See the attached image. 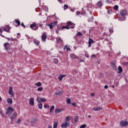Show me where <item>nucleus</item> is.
<instances>
[{"label": "nucleus", "mask_w": 128, "mask_h": 128, "mask_svg": "<svg viewBox=\"0 0 128 128\" xmlns=\"http://www.w3.org/2000/svg\"><path fill=\"white\" fill-rule=\"evenodd\" d=\"M76 26V24L70 21L67 22V25L66 26H63L62 27L61 30L66 28V30H70V28L74 29Z\"/></svg>", "instance_id": "nucleus-1"}, {"label": "nucleus", "mask_w": 128, "mask_h": 128, "mask_svg": "<svg viewBox=\"0 0 128 128\" xmlns=\"http://www.w3.org/2000/svg\"><path fill=\"white\" fill-rule=\"evenodd\" d=\"M120 15L124 17V18L122 20H126V16H128V10L126 9L122 10L120 11Z\"/></svg>", "instance_id": "nucleus-2"}, {"label": "nucleus", "mask_w": 128, "mask_h": 128, "mask_svg": "<svg viewBox=\"0 0 128 128\" xmlns=\"http://www.w3.org/2000/svg\"><path fill=\"white\" fill-rule=\"evenodd\" d=\"M4 46L6 50V52H8L9 54H10L12 52V50H10V43L8 42H6L4 44Z\"/></svg>", "instance_id": "nucleus-3"}, {"label": "nucleus", "mask_w": 128, "mask_h": 128, "mask_svg": "<svg viewBox=\"0 0 128 128\" xmlns=\"http://www.w3.org/2000/svg\"><path fill=\"white\" fill-rule=\"evenodd\" d=\"M1 28H2L3 30L6 32H10V28H12L8 25H6L4 27H1Z\"/></svg>", "instance_id": "nucleus-4"}, {"label": "nucleus", "mask_w": 128, "mask_h": 128, "mask_svg": "<svg viewBox=\"0 0 128 128\" xmlns=\"http://www.w3.org/2000/svg\"><path fill=\"white\" fill-rule=\"evenodd\" d=\"M14 110V108H12L10 106H8L7 108V112H6V114H12Z\"/></svg>", "instance_id": "nucleus-5"}, {"label": "nucleus", "mask_w": 128, "mask_h": 128, "mask_svg": "<svg viewBox=\"0 0 128 128\" xmlns=\"http://www.w3.org/2000/svg\"><path fill=\"white\" fill-rule=\"evenodd\" d=\"M56 24H58V22L55 21L54 22L52 23H50L48 24H46V26H49L50 28V30H52V28H54V26H56Z\"/></svg>", "instance_id": "nucleus-6"}, {"label": "nucleus", "mask_w": 128, "mask_h": 128, "mask_svg": "<svg viewBox=\"0 0 128 128\" xmlns=\"http://www.w3.org/2000/svg\"><path fill=\"white\" fill-rule=\"evenodd\" d=\"M120 124L122 128H124V126H126L128 125V122L126 121H120Z\"/></svg>", "instance_id": "nucleus-7"}, {"label": "nucleus", "mask_w": 128, "mask_h": 128, "mask_svg": "<svg viewBox=\"0 0 128 128\" xmlns=\"http://www.w3.org/2000/svg\"><path fill=\"white\" fill-rule=\"evenodd\" d=\"M18 114H16V112H14L10 118L11 122H14V119L16 118Z\"/></svg>", "instance_id": "nucleus-8"}, {"label": "nucleus", "mask_w": 128, "mask_h": 128, "mask_svg": "<svg viewBox=\"0 0 128 128\" xmlns=\"http://www.w3.org/2000/svg\"><path fill=\"white\" fill-rule=\"evenodd\" d=\"M8 94L11 96H14V92H12V86H10L9 90H8Z\"/></svg>", "instance_id": "nucleus-9"}, {"label": "nucleus", "mask_w": 128, "mask_h": 128, "mask_svg": "<svg viewBox=\"0 0 128 128\" xmlns=\"http://www.w3.org/2000/svg\"><path fill=\"white\" fill-rule=\"evenodd\" d=\"M30 28L34 30H36L38 28V27L36 26V24H31L30 25Z\"/></svg>", "instance_id": "nucleus-10"}, {"label": "nucleus", "mask_w": 128, "mask_h": 128, "mask_svg": "<svg viewBox=\"0 0 128 128\" xmlns=\"http://www.w3.org/2000/svg\"><path fill=\"white\" fill-rule=\"evenodd\" d=\"M36 100L38 102H40V100L41 102H46V100L45 98H40V97L37 98Z\"/></svg>", "instance_id": "nucleus-11"}, {"label": "nucleus", "mask_w": 128, "mask_h": 128, "mask_svg": "<svg viewBox=\"0 0 128 128\" xmlns=\"http://www.w3.org/2000/svg\"><path fill=\"white\" fill-rule=\"evenodd\" d=\"M29 104L30 106H34V98H30V99Z\"/></svg>", "instance_id": "nucleus-12"}, {"label": "nucleus", "mask_w": 128, "mask_h": 128, "mask_svg": "<svg viewBox=\"0 0 128 128\" xmlns=\"http://www.w3.org/2000/svg\"><path fill=\"white\" fill-rule=\"evenodd\" d=\"M102 107H94L92 108V110H94V112H98V110H102Z\"/></svg>", "instance_id": "nucleus-13"}, {"label": "nucleus", "mask_w": 128, "mask_h": 128, "mask_svg": "<svg viewBox=\"0 0 128 128\" xmlns=\"http://www.w3.org/2000/svg\"><path fill=\"white\" fill-rule=\"evenodd\" d=\"M62 94H64V90H60L58 92H56L54 93V94H56V96H62Z\"/></svg>", "instance_id": "nucleus-14"}, {"label": "nucleus", "mask_w": 128, "mask_h": 128, "mask_svg": "<svg viewBox=\"0 0 128 128\" xmlns=\"http://www.w3.org/2000/svg\"><path fill=\"white\" fill-rule=\"evenodd\" d=\"M46 33H44L43 34L42 36V40H44H44H46Z\"/></svg>", "instance_id": "nucleus-15"}, {"label": "nucleus", "mask_w": 128, "mask_h": 128, "mask_svg": "<svg viewBox=\"0 0 128 128\" xmlns=\"http://www.w3.org/2000/svg\"><path fill=\"white\" fill-rule=\"evenodd\" d=\"M102 1H99L98 2V3L96 4V6H98V8H100L101 6H102Z\"/></svg>", "instance_id": "nucleus-16"}, {"label": "nucleus", "mask_w": 128, "mask_h": 128, "mask_svg": "<svg viewBox=\"0 0 128 128\" xmlns=\"http://www.w3.org/2000/svg\"><path fill=\"white\" fill-rule=\"evenodd\" d=\"M64 76H66V74H61V75L58 76V80H62V78H64Z\"/></svg>", "instance_id": "nucleus-17"}, {"label": "nucleus", "mask_w": 128, "mask_h": 128, "mask_svg": "<svg viewBox=\"0 0 128 128\" xmlns=\"http://www.w3.org/2000/svg\"><path fill=\"white\" fill-rule=\"evenodd\" d=\"M36 119L33 118L31 121L32 126H34V124H36Z\"/></svg>", "instance_id": "nucleus-18"}, {"label": "nucleus", "mask_w": 128, "mask_h": 128, "mask_svg": "<svg viewBox=\"0 0 128 128\" xmlns=\"http://www.w3.org/2000/svg\"><path fill=\"white\" fill-rule=\"evenodd\" d=\"M68 124H70V123L66 122L65 123L61 124V128H66V126H68Z\"/></svg>", "instance_id": "nucleus-19"}, {"label": "nucleus", "mask_w": 128, "mask_h": 128, "mask_svg": "<svg viewBox=\"0 0 128 128\" xmlns=\"http://www.w3.org/2000/svg\"><path fill=\"white\" fill-rule=\"evenodd\" d=\"M70 58H73L74 60H76L78 58V56H76L74 54H71Z\"/></svg>", "instance_id": "nucleus-20"}, {"label": "nucleus", "mask_w": 128, "mask_h": 128, "mask_svg": "<svg viewBox=\"0 0 128 128\" xmlns=\"http://www.w3.org/2000/svg\"><path fill=\"white\" fill-rule=\"evenodd\" d=\"M7 102L9 104H12V99L10 98H8L7 99Z\"/></svg>", "instance_id": "nucleus-21"}, {"label": "nucleus", "mask_w": 128, "mask_h": 128, "mask_svg": "<svg viewBox=\"0 0 128 128\" xmlns=\"http://www.w3.org/2000/svg\"><path fill=\"white\" fill-rule=\"evenodd\" d=\"M58 121H55L54 123L53 124V128H58Z\"/></svg>", "instance_id": "nucleus-22"}, {"label": "nucleus", "mask_w": 128, "mask_h": 128, "mask_svg": "<svg viewBox=\"0 0 128 128\" xmlns=\"http://www.w3.org/2000/svg\"><path fill=\"white\" fill-rule=\"evenodd\" d=\"M121 72H122V68L120 66H119L118 67V74H121Z\"/></svg>", "instance_id": "nucleus-23"}, {"label": "nucleus", "mask_w": 128, "mask_h": 128, "mask_svg": "<svg viewBox=\"0 0 128 128\" xmlns=\"http://www.w3.org/2000/svg\"><path fill=\"white\" fill-rule=\"evenodd\" d=\"M0 36H2V38H6V39L8 40H14V39H13L12 38H8L5 37V36H4L3 34H0Z\"/></svg>", "instance_id": "nucleus-24"}, {"label": "nucleus", "mask_w": 128, "mask_h": 128, "mask_svg": "<svg viewBox=\"0 0 128 128\" xmlns=\"http://www.w3.org/2000/svg\"><path fill=\"white\" fill-rule=\"evenodd\" d=\"M62 112V109L56 108L55 110V112L57 114H60V112Z\"/></svg>", "instance_id": "nucleus-25"}, {"label": "nucleus", "mask_w": 128, "mask_h": 128, "mask_svg": "<svg viewBox=\"0 0 128 128\" xmlns=\"http://www.w3.org/2000/svg\"><path fill=\"white\" fill-rule=\"evenodd\" d=\"M66 104H70V102H72V100H70V98H67L66 99Z\"/></svg>", "instance_id": "nucleus-26"}, {"label": "nucleus", "mask_w": 128, "mask_h": 128, "mask_svg": "<svg viewBox=\"0 0 128 128\" xmlns=\"http://www.w3.org/2000/svg\"><path fill=\"white\" fill-rule=\"evenodd\" d=\"M78 116H75V118L74 119V124H76V122H78Z\"/></svg>", "instance_id": "nucleus-27"}, {"label": "nucleus", "mask_w": 128, "mask_h": 128, "mask_svg": "<svg viewBox=\"0 0 128 128\" xmlns=\"http://www.w3.org/2000/svg\"><path fill=\"white\" fill-rule=\"evenodd\" d=\"M39 104H38V108L42 110V104L40 103V102H38Z\"/></svg>", "instance_id": "nucleus-28"}, {"label": "nucleus", "mask_w": 128, "mask_h": 128, "mask_svg": "<svg viewBox=\"0 0 128 128\" xmlns=\"http://www.w3.org/2000/svg\"><path fill=\"white\" fill-rule=\"evenodd\" d=\"M111 66L114 69L116 70V64L114 62L111 63Z\"/></svg>", "instance_id": "nucleus-29"}, {"label": "nucleus", "mask_w": 128, "mask_h": 128, "mask_svg": "<svg viewBox=\"0 0 128 128\" xmlns=\"http://www.w3.org/2000/svg\"><path fill=\"white\" fill-rule=\"evenodd\" d=\"M36 86H42V84L40 82H38L37 83L35 84Z\"/></svg>", "instance_id": "nucleus-30"}, {"label": "nucleus", "mask_w": 128, "mask_h": 128, "mask_svg": "<svg viewBox=\"0 0 128 128\" xmlns=\"http://www.w3.org/2000/svg\"><path fill=\"white\" fill-rule=\"evenodd\" d=\"M54 110V106H52L51 108H50V112L52 114V110Z\"/></svg>", "instance_id": "nucleus-31"}, {"label": "nucleus", "mask_w": 128, "mask_h": 128, "mask_svg": "<svg viewBox=\"0 0 128 128\" xmlns=\"http://www.w3.org/2000/svg\"><path fill=\"white\" fill-rule=\"evenodd\" d=\"M94 41L92 39L90 38L88 43L92 44H94Z\"/></svg>", "instance_id": "nucleus-32"}, {"label": "nucleus", "mask_w": 128, "mask_h": 128, "mask_svg": "<svg viewBox=\"0 0 128 128\" xmlns=\"http://www.w3.org/2000/svg\"><path fill=\"white\" fill-rule=\"evenodd\" d=\"M34 44H36V46H38L40 44V41H37L36 39L34 40Z\"/></svg>", "instance_id": "nucleus-33"}, {"label": "nucleus", "mask_w": 128, "mask_h": 128, "mask_svg": "<svg viewBox=\"0 0 128 128\" xmlns=\"http://www.w3.org/2000/svg\"><path fill=\"white\" fill-rule=\"evenodd\" d=\"M114 10H118V5L114 6Z\"/></svg>", "instance_id": "nucleus-34"}, {"label": "nucleus", "mask_w": 128, "mask_h": 128, "mask_svg": "<svg viewBox=\"0 0 128 128\" xmlns=\"http://www.w3.org/2000/svg\"><path fill=\"white\" fill-rule=\"evenodd\" d=\"M15 22L16 24H17L18 26H20V20H15Z\"/></svg>", "instance_id": "nucleus-35"}, {"label": "nucleus", "mask_w": 128, "mask_h": 128, "mask_svg": "<svg viewBox=\"0 0 128 128\" xmlns=\"http://www.w3.org/2000/svg\"><path fill=\"white\" fill-rule=\"evenodd\" d=\"M54 62L55 64H58V58H54Z\"/></svg>", "instance_id": "nucleus-36"}, {"label": "nucleus", "mask_w": 128, "mask_h": 128, "mask_svg": "<svg viewBox=\"0 0 128 128\" xmlns=\"http://www.w3.org/2000/svg\"><path fill=\"white\" fill-rule=\"evenodd\" d=\"M64 10H68V6L67 4H64Z\"/></svg>", "instance_id": "nucleus-37"}, {"label": "nucleus", "mask_w": 128, "mask_h": 128, "mask_svg": "<svg viewBox=\"0 0 128 128\" xmlns=\"http://www.w3.org/2000/svg\"><path fill=\"white\" fill-rule=\"evenodd\" d=\"M62 42V38H60V37L56 39V42Z\"/></svg>", "instance_id": "nucleus-38"}, {"label": "nucleus", "mask_w": 128, "mask_h": 128, "mask_svg": "<svg viewBox=\"0 0 128 128\" xmlns=\"http://www.w3.org/2000/svg\"><path fill=\"white\" fill-rule=\"evenodd\" d=\"M42 90H44V88H42V87H40L37 89V90L38 92H42Z\"/></svg>", "instance_id": "nucleus-39"}, {"label": "nucleus", "mask_w": 128, "mask_h": 128, "mask_svg": "<svg viewBox=\"0 0 128 128\" xmlns=\"http://www.w3.org/2000/svg\"><path fill=\"white\" fill-rule=\"evenodd\" d=\"M86 128V124H84L80 126V128Z\"/></svg>", "instance_id": "nucleus-40"}, {"label": "nucleus", "mask_w": 128, "mask_h": 128, "mask_svg": "<svg viewBox=\"0 0 128 128\" xmlns=\"http://www.w3.org/2000/svg\"><path fill=\"white\" fill-rule=\"evenodd\" d=\"M94 20V16H92L90 19L88 20V22H92Z\"/></svg>", "instance_id": "nucleus-41"}, {"label": "nucleus", "mask_w": 128, "mask_h": 128, "mask_svg": "<svg viewBox=\"0 0 128 128\" xmlns=\"http://www.w3.org/2000/svg\"><path fill=\"white\" fill-rule=\"evenodd\" d=\"M77 36H82V33L80 32H78Z\"/></svg>", "instance_id": "nucleus-42"}, {"label": "nucleus", "mask_w": 128, "mask_h": 128, "mask_svg": "<svg viewBox=\"0 0 128 128\" xmlns=\"http://www.w3.org/2000/svg\"><path fill=\"white\" fill-rule=\"evenodd\" d=\"M112 13V10H108L107 12L108 14H110Z\"/></svg>", "instance_id": "nucleus-43"}, {"label": "nucleus", "mask_w": 128, "mask_h": 128, "mask_svg": "<svg viewBox=\"0 0 128 128\" xmlns=\"http://www.w3.org/2000/svg\"><path fill=\"white\" fill-rule=\"evenodd\" d=\"M44 108H50V106L48 105H44Z\"/></svg>", "instance_id": "nucleus-44"}, {"label": "nucleus", "mask_w": 128, "mask_h": 128, "mask_svg": "<svg viewBox=\"0 0 128 128\" xmlns=\"http://www.w3.org/2000/svg\"><path fill=\"white\" fill-rule=\"evenodd\" d=\"M65 120L66 122H68L70 120V118H68V116L66 117Z\"/></svg>", "instance_id": "nucleus-45"}, {"label": "nucleus", "mask_w": 128, "mask_h": 128, "mask_svg": "<svg viewBox=\"0 0 128 128\" xmlns=\"http://www.w3.org/2000/svg\"><path fill=\"white\" fill-rule=\"evenodd\" d=\"M72 105L73 106H74V108L76 107V103H72Z\"/></svg>", "instance_id": "nucleus-46"}, {"label": "nucleus", "mask_w": 128, "mask_h": 128, "mask_svg": "<svg viewBox=\"0 0 128 128\" xmlns=\"http://www.w3.org/2000/svg\"><path fill=\"white\" fill-rule=\"evenodd\" d=\"M76 16H78V14H80V11L76 12Z\"/></svg>", "instance_id": "nucleus-47"}, {"label": "nucleus", "mask_w": 128, "mask_h": 128, "mask_svg": "<svg viewBox=\"0 0 128 128\" xmlns=\"http://www.w3.org/2000/svg\"><path fill=\"white\" fill-rule=\"evenodd\" d=\"M128 62H123V66H128Z\"/></svg>", "instance_id": "nucleus-48"}, {"label": "nucleus", "mask_w": 128, "mask_h": 128, "mask_svg": "<svg viewBox=\"0 0 128 128\" xmlns=\"http://www.w3.org/2000/svg\"><path fill=\"white\" fill-rule=\"evenodd\" d=\"M20 122H22V120L18 119L16 122H17V124H20Z\"/></svg>", "instance_id": "nucleus-49"}, {"label": "nucleus", "mask_w": 128, "mask_h": 128, "mask_svg": "<svg viewBox=\"0 0 128 128\" xmlns=\"http://www.w3.org/2000/svg\"><path fill=\"white\" fill-rule=\"evenodd\" d=\"M21 26H23V28H26V26H24V22H22L21 24Z\"/></svg>", "instance_id": "nucleus-50"}, {"label": "nucleus", "mask_w": 128, "mask_h": 128, "mask_svg": "<svg viewBox=\"0 0 128 128\" xmlns=\"http://www.w3.org/2000/svg\"><path fill=\"white\" fill-rule=\"evenodd\" d=\"M109 32L110 34H112V32H114V30H112V29H110Z\"/></svg>", "instance_id": "nucleus-51"}, {"label": "nucleus", "mask_w": 128, "mask_h": 128, "mask_svg": "<svg viewBox=\"0 0 128 128\" xmlns=\"http://www.w3.org/2000/svg\"><path fill=\"white\" fill-rule=\"evenodd\" d=\"M104 88L107 89V88H108V85H106L104 86Z\"/></svg>", "instance_id": "nucleus-52"}, {"label": "nucleus", "mask_w": 128, "mask_h": 128, "mask_svg": "<svg viewBox=\"0 0 128 128\" xmlns=\"http://www.w3.org/2000/svg\"><path fill=\"white\" fill-rule=\"evenodd\" d=\"M92 58H96V54H92Z\"/></svg>", "instance_id": "nucleus-53"}, {"label": "nucleus", "mask_w": 128, "mask_h": 128, "mask_svg": "<svg viewBox=\"0 0 128 128\" xmlns=\"http://www.w3.org/2000/svg\"><path fill=\"white\" fill-rule=\"evenodd\" d=\"M88 46L89 48H90V47L92 46V44H91L90 43H88Z\"/></svg>", "instance_id": "nucleus-54"}, {"label": "nucleus", "mask_w": 128, "mask_h": 128, "mask_svg": "<svg viewBox=\"0 0 128 128\" xmlns=\"http://www.w3.org/2000/svg\"><path fill=\"white\" fill-rule=\"evenodd\" d=\"M0 33L2 34V29L0 28Z\"/></svg>", "instance_id": "nucleus-55"}, {"label": "nucleus", "mask_w": 128, "mask_h": 128, "mask_svg": "<svg viewBox=\"0 0 128 128\" xmlns=\"http://www.w3.org/2000/svg\"><path fill=\"white\" fill-rule=\"evenodd\" d=\"M91 96H94V94L92 93V94H91Z\"/></svg>", "instance_id": "nucleus-56"}, {"label": "nucleus", "mask_w": 128, "mask_h": 128, "mask_svg": "<svg viewBox=\"0 0 128 128\" xmlns=\"http://www.w3.org/2000/svg\"><path fill=\"white\" fill-rule=\"evenodd\" d=\"M48 128H52V126H48Z\"/></svg>", "instance_id": "nucleus-57"}, {"label": "nucleus", "mask_w": 128, "mask_h": 128, "mask_svg": "<svg viewBox=\"0 0 128 128\" xmlns=\"http://www.w3.org/2000/svg\"><path fill=\"white\" fill-rule=\"evenodd\" d=\"M88 118H92V116L90 115H89V116H88Z\"/></svg>", "instance_id": "nucleus-58"}, {"label": "nucleus", "mask_w": 128, "mask_h": 128, "mask_svg": "<svg viewBox=\"0 0 128 128\" xmlns=\"http://www.w3.org/2000/svg\"><path fill=\"white\" fill-rule=\"evenodd\" d=\"M56 34H58V30H56Z\"/></svg>", "instance_id": "nucleus-59"}, {"label": "nucleus", "mask_w": 128, "mask_h": 128, "mask_svg": "<svg viewBox=\"0 0 128 128\" xmlns=\"http://www.w3.org/2000/svg\"><path fill=\"white\" fill-rule=\"evenodd\" d=\"M70 50V48H66V50Z\"/></svg>", "instance_id": "nucleus-60"}, {"label": "nucleus", "mask_w": 128, "mask_h": 128, "mask_svg": "<svg viewBox=\"0 0 128 128\" xmlns=\"http://www.w3.org/2000/svg\"><path fill=\"white\" fill-rule=\"evenodd\" d=\"M58 2H62V0H58Z\"/></svg>", "instance_id": "nucleus-61"}, {"label": "nucleus", "mask_w": 128, "mask_h": 128, "mask_svg": "<svg viewBox=\"0 0 128 128\" xmlns=\"http://www.w3.org/2000/svg\"><path fill=\"white\" fill-rule=\"evenodd\" d=\"M39 26H42V24H39Z\"/></svg>", "instance_id": "nucleus-62"}, {"label": "nucleus", "mask_w": 128, "mask_h": 128, "mask_svg": "<svg viewBox=\"0 0 128 128\" xmlns=\"http://www.w3.org/2000/svg\"><path fill=\"white\" fill-rule=\"evenodd\" d=\"M2 97L0 96V100H2Z\"/></svg>", "instance_id": "nucleus-63"}, {"label": "nucleus", "mask_w": 128, "mask_h": 128, "mask_svg": "<svg viewBox=\"0 0 128 128\" xmlns=\"http://www.w3.org/2000/svg\"><path fill=\"white\" fill-rule=\"evenodd\" d=\"M112 88H114V86H112Z\"/></svg>", "instance_id": "nucleus-64"}]
</instances>
